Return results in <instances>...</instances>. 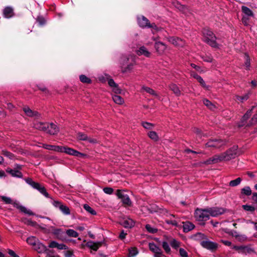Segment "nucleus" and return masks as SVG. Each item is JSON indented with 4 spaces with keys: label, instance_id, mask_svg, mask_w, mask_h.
Listing matches in <instances>:
<instances>
[{
    "label": "nucleus",
    "instance_id": "f257e3e1",
    "mask_svg": "<svg viewBox=\"0 0 257 257\" xmlns=\"http://www.w3.org/2000/svg\"><path fill=\"white\" fill-rule=\"evenodd\" d=\"M237 149L238 147L237 146H233L232 147L228 149L226 152L220 155H215L213 157L206 160L205 163L206 164H211L220 162L228 161L234 159L238 156Z\"/></svg>",
    "mask_w": 257,
    "mask_h": 257
},
{
    "label": "nucleus",
    "instance_id": "f03ea898",
    "mask_svg": "<svg viewBox=\"0 0 257 257\" xmlns=\"http://www.w3.org/2000/svg\"><path fill=\"white\" fill-rule=\"evenodd\" d=\"M33 126L37 130L45 132V131L47 130V127L49 128V127H51L53 129L49 130L48 131V134L51 135H55L57 134L59 131L57 126L53 123H48L37 121L33 123Z\"/></svg>",
    "mask_w": 257,
    "mask_h": 257
},
{
    "label": "nucleus",
    "instance_id": "7ed1b4c3",
    "mask_svg": "<svg viewBox=\"0 0 257 257\" xmlns=\"http://www.w3.org/2000/svg\"><path fill=\"white\" fill-rule=\"evenodd\" d=\"M202 34L204 41L213 48H219V45L216 42V37L214 33L208 28L203 29Z\"/></svg>",
    "mask_w": 257,
    "mask_h": 257
},
{
    "label": "nucleus",
    "instance_id": "20e7f679",
    "mask_svg": "<svg viewBox=\"0 0 257 257\" xmlns=\"http://www.w3.org/2000/svg\"><path fill=\"white\" fill-rule=\"evenodd\" d=\"M26 182L30 185L32 188L39 191L42 195L46 198H50L49 194L47 192L45 187L39 183L34 181L31 178H28L25 179Z\"/></svg>",
    "mask_w": 257,
    "mask_h": 257
},
{
    "label": "nucleus",
    "instance_id": "39448f33",
    "mask_svg": "<svg viewBox=\"0 0 257 257\" xmlns=\"http://www.w3.org/2000/svg\"><path fill=\"white\" fill-rule=\"evenodd\" d=\"M195 217L197 221L204 222L209 219V214L207 208L205 209H197L195 212Z\"/></svg>",
    "mask_w": 257,
    "mask_h": 257
},
{
    "label": "nucleus",
    "instance_id": "423d86ee",
    "mask_svg": "<svg viewBox=\"0 0 257 257\" xmlns=\"http://www.w3.org/2000/svg\"><path fill=\"white\" fill-rule=\"evenodd\" d=\"M227 141L226 140L214 139L211 140L206 144L207 147H213L220 149L226 146Z\"/></svg>",
    "mask_w": 257,
    "mask_h": 257
},
{
    "label": "nucleus",
    "instance_id": "0eeeda50",
    "mask_svg": "<svg viewBox=\"0 0 257 257\" xmlns=\"http://www.w3.org/2000/svg\"><path fill=\"white\" fill-rule=\"evenodd\" d=\"M51 203L55 207L59 208L64 214L69 215L70 214L69 208L67 206L62 204L61 202L52 200Z\"/></svg>",
    "mask_w": 257,
    "mask_h": 257
},
{
    "label": "nucleus",
    "instance_id": "6e6552de",
    "mask_svg": "<svg viewBox=\"0 0 257 257\" xmlns=\"http://www.w3.org/2000/svg\"><path fill=\"white\" fill-rule=\"evenodd\" d=\"M116 195L118 198L120 199L123 204L127 206H131L132 202L129 196L124 193V191L118 190L117 191Z\"/></svg>",
    "mask_w": 257,
    "mask_h": 257
},
{
    "label": "nucleus",
    "instance_id": "1a4fd4ad",
    "mask_svg": "<svg viewBox=\"0 0 257 257\" xmlns=\"http://www.w3.org/2000/svg\"><path fill=\"white\" fill-rule=\"evenodd\" d=\"M49 230L55 236L56 238L62 241L65 240L64 232L62 229L55 228L53 226H50Z\"/></svg>",
    "mask_w": 257,
    "mask_h": 257
},
{
    "label": "nucleus",
    "instance_id": "9d476101",
    "mask_svg": "<svg viewBox=\"0 0 257 257\" xmlns=\"http://www.w3.org/2000/svg\"><path fill=\"white\" fill-rule=\"evenodd\" d=\"M209 216L217 217L223 214L225 210L223 208L211 207L207 208Z\"/></svg>",
    "mask_w": 257,
    "mask_h": 257
},
{
    "label": "nucleus",
    "instance_id": "9b49d317",
    "mask_svg": "<svg viewBox=\"0 0 257 257\" xmlns=\"http://www.w3.org/2000/svg\"><path fill=\"white\" fill-rule=\"evenodd\" d=\"M200 244L204 248L211 250H215L217 247V245L216 243L208 240L207 238L205 240L201 241L200 242Z\"/></svg>",
    "mask_w": 257,
    "mask_h": 257
},
{
    "label": "nucleus",
    "instance_id": "f8f14e48",
    "mask_svg": "<svg viewBox=\"0 0 257 257\" xmlns=\"http://www.w3.org/2000/svg\"><path fill=\"white\" fill-rule=\"evenodd\" d=\"M14 206L18 209H19L21 212L24 213L25 214H28L29 215H34L35 214L30 209L27 208L26 207L21 205L17 201H13V203Z\"/></svg>",
    "mask_w": 257,
    "mask_h": 257
},
{
    "label": "nucleus",
    "instance_id": "ddd939ff",
    "mask_svg": "<svg viewBox=\"0 0 257 257\" xmlns=\"http://www.w3.org/2000/svg\"><path fill=\"white\" fill-rule=\"evenodd\" d=\"M168 41L175 46L183 47L185 43L183 40L175 37H169L167 38Z\"/></svg>",
    "mask_w": 257,
    "mask_h": 257
},
{
    "label": "nucleus",
    "instance_id": "4468645a",
    "mask_svg": "<svg viewBox=\"0 0 257 257\" xmlns=\"http://www.w3.org/2000/svg\"><path fill=\"white\" fill-rule=\"evenodd\" d=\"M77 139L80 141H87L89 143L95 144L97 142L96 139L89 138L85 134L79 132L77 134Z\"/></svg>",
    "mask_w": 257,
    "mask_h": 257
},
{
    "label": "nucleus",
    "instance_id": "2eb2a0df",
    "mask_svg": "<svg viewBox=\"0 0 257 257\" xmlns=\"http://www.w3.org/2000/svg\"><path fill=\"white\" fill-rule=\"evenodd\" d=\"M137 21L139 26L142 28H148L150 24L149 20L144 16L138 17Z\"/></svg>",
    "mask_w": 257,
    "mask_h": 257
},
{
    "label": "nucleus",
    "instance_id": "dca6fc26",
    "mask_svg": "<svg viewBox=\"0 0 257 257\" xmlns=\"http://www.w3.org/2000/svg\"><path fill=\"white\" fill-rule=\"evenodd\" d=\"M101 242H94L92 240L88 241L86 243V245L87 247L95 251H97L98 249L101 246Z\"/></svg>",
    "mask_w": 257,
    "mask_h": 257
},
{
    "label": "nucleus",
    "instance_id": "f3484780",
    "mask_svg": "<svg viewBox=\"0 0 257 257\" xmlns=\"http://www.w3.org/2000/svg\"><path fill=\"white\" fill-rule=\"evenodd\" d=\"M23 110L25 113L26 115L29 117H39L40 114L36 111H34L31 109L28 106H25L23 108Z\"/></svg>",
    "mask_w": 257,
    "mask_h": 257
},
{
    "label": "nucleus",
    "instance_id": "a211bd4d",
    "mask_svg": "<svg viewBox=\"0 0 257 257\" xmlns=\"http://www.w3.org/2000/svg\"><path fill=\"white\" fill-rule=\"evenodd\" d=\"M155 48L159 54H162L165 52L167 46L164 43L161 42H156L155 44Z\"/></svg>",
    "mask_w": 257,
    "mask_h": 257
},
{
    "label": "nucleus",
    "instance_id": "6ab92c4d",
    "mask_svg": "<svg viewBox=\"0 0 257 257\" xmlns=\"http://www.w3.org/2000/svg\"><path fill=\"white\" fill-rule=\"evenodd\" d=\"M34 248L39 253L44 252L47 250V247L39 241L34 246Z\"/></svg>",
    "mask_w": 257,
    "mask_h": 257
},
{
    "label": "nucleus",
    "instance_id": "aec40b11",
    "mask_svg": "<svg viewBox=\"0 0 257 257\" xmlns=\"http://www.w3.org/2000/svg\"><path fill=\"white\" fill-rule=\"evenodd\" d=\"M3 15L5 18L7 19L13 17L14 16L13 9L10 7L5 8L3 10Z\"/></svg>",
    "mask_w": 257,
    "mask_h": 257
},
{
    "label": "nucleus",
    "instance_id": "412c9836",
    "mask_svg": "<svg viewBox=\"0 0 257 257\" xmlns=\"http://www.w3.org/2000/svg\"><path fill=\"white\" fill-rule=\"evenodd\" d=\"M138 55H143L147 57H149L150 56V52L147 50L145 46L141 47L139 50L136 51Z\"/></svg>",
    "mask_w": 257,
    "mask_h": 257
},
{
    "label": "nucleus",
    "instance_id": "4be33fe9",
    "mask_svg": "<svg viewBox=\"0 0 257 257\" xmlns=\"http://www.w3.org/2000/svg\"><path fill=\"white\" fill-rule=\"evenodd\" d=\"M149 248L155 254H162V251L161 249L158 246H157L153 242H150L149 244Z\"/></svg>",
    "mask_w": 257,
    "mask_h": 257
},
{
    "label": "nucleus",
    "instance_id": "5701e85b",
    "mask_svg": "<svg viewBox=\"0 0 257 257\" xmlns=\"http://www.w3.org/2000/svg\"><path fill=\"white\" fill-rule=\"evenodd\" d=\"M64 153H65L67 154L73 155L74 156H79V155H82L81 153L80 152L77 151L76 150H75L73 149H71L70 148H68L65 147V149L64 150Z\"/></svg>",
    "mask_w": 257,
    "mask_h": 257
},
{
    "label": "nucleus",
    "instance_id": "b1692460",
    "mask_svg": "<svg viewBox=\"0 0 257 257\" xmlns=\"http://www.w3.org/2000/svg\"><path fill=\"white\" fill-rule=\"evenodd\" d=\"M191 76L196 79H197L198 81V82L200 83V84L202 86V87H203L206 89H209V87L206 85L203 79L199 75L194 73H192L191 74Z\"/></svg>",
    "mask_w": 257,
    "mask_h": 257
},
{
    "label": "nucleus",
    "instance_id": "393cba45",
    "mask_svg": "<svg viewBox=\"0 0 257 257\" xmlns=\"http://www.w3.org/2000/svg\"><path fill=\"white\" fill-rule=\"evenodd\" d=\"M183 231L185 232H189L192 230L194 227L195 225L189 221L183 222Z\"/></svg>",
    "mask_w": 257,
    "mask_h": 257
},
{
    "label": "nucleus",
    "instance_id": "a878e982",
    "mask_svg": "<svg viewBox=\"0 0 257 257\" xmlns=\"http://www.w3.org/2000/svg\"><path fill=\"white\" fill-rule=\"evenodd\" d=\"M121 224L125 228H131L134 225L135 222L132 219L127 218L122 221Z\"/></svg>",
    "mask_w": 257,
    "mask_h": 257
},
{
    "label": "nucleus",
    "instance_id": "bb28decb",
    "mask_svg": "<svg viewBox=\"0 0 257 257\" xmlns=\"http://www.w3.org/2000/svg\"><path fill=\"white\" fill-rule=\"evenodd\" d=\"M110 76L107 73H103L98 76V80L101 83H105L106 81H108L110 78Z\"/></svg>",
    "mask_w": 257,
    "mask_h": 257
},
{
    "label": "nucleus",
    "instance_id": "cd10ccee",
    "mask_svg": "<svg viewBox=\"0 0 257 257\" xmlns=\"http://www.w3.org/2000/svg\"><path fill=\"white\" fill-rule=\"evenodd\" d=\"M7 172L10 174L13 177H17V178H22L23 176V175L22 173L16 170H8Z\"/></svg>",
    "mask_w": 257,
    "mask_h": 257
},
{
    "label": "nucleus",
    "instance_id": "c85d7f7f",
    "mask_svg": "<svg viewBox=\"0 0 257 257\" xmlns=\"http://www.w3.org/2000/svg\"><path fill=\"white\" fill-rule=\"evenodd\" d=\"M254 107V106H252V108L247 111L245 114L243 116L241 119L242 123L239 125V126H242L244 124V122L251 115L252 110Z\"/></svg>",
    "mask_w": 257,
    "mask_h": 257
},
{
    "label": "nucleus",
    "instance_id": "c756f323",
    "mask_svg": "<svg viewBox=\"0 0 257 257\" xmlns=\"http://www.w3.org/2000/svg\"><path fill=\"white\" fill-rule=\"evenodd\" d=\"M169 88L176 96H179L181 94V91L178 87L175 84H171Z\"/></svg>",
    "mask_w": 257,
    "mask_h": 257
},
{
    "label": "nucleus",
    "instance_id": "7c9ffc66",
    "mask_svg": "<svg viewBox=\"0 0 257 257\" xmlns=\"http://www.w3.org/2000/svg\"><path fill=\"white\" fill-rule=\"evenodd\" d=\"M22 221L25 224L33 226V227H36L38 225V224L36 222L32 221L31 219H28L27 218H22Z\"/></svg>",
    "mask_w": 257,
    "mask_h": 257
},
{
    "label": "nucleus",
    "instance_id": "2f4dec72",
    "mask_svg": "<svg viewBox=\"0 0 257 257\" xmlns=\"http://www.w3.org/2000/svg\"><path fill=\"white\" fill-rule=\"evenodd\" d=\"M203 103L205 106L212 110H214L216 108L215 105L207 99H204L203 100Z\"/></svg>",
    "mask_w": 257,
    "mask_h": 257
},
{
    "label": "nucleus",
    "instance_id": "473e14b6",
    "mask_svg": "<svg viewBox=\"0 0 257 257\" xmlns=\"http://www.w3.org/2000/svg\"><path fill=\"white\" fill-rule=\"evenodd\" d=\"M254 252V249L249 246H243L241 253L247 254Z\"/></svg>",
    "mask_w": 257,
    "mask_h": 257
},
{
    "label": "nucleus",
    "instance_id": "72a5a7b5",
    "mask_svg": "<svg viewBox=\"0 0 257 257\" xmlns=\"http://www.w3.org/2000/svg\"><path fill=\"white\" fill-rule=\"evenodd\" d=\"M112 99L115 103L118 104H121L124 102L123 98L121 96L117 95H113Z\"/></svg>",
    "mask_w": 257,
    "mask_h": 257
},
{
    "label": "nucleus",
    "instance_id": "f704fd0d",
    "mask_svg": "<svg viewBox=\"0 0 257 257\" xmlns=\"http://www.w3.org/2000/svg\"><path fill=\"white\" fill-rule=\"evenodd\" d=\"M241 10L242 12L247 16H253V14L252 11L246 6H242Z\"/></svg>",
    "mask_w": 257,
    "mask_h": 257
},
{
    "label": "nucleus",
    "instance_id": "c9c22d12",
    "mask_svg": "<svg viewBox=\"0 0 257 257\" xmlns=\"http://www.w3.org/2000/svg\"><path fill=\"white\" fill-rule=\"evenodd\" d=\"M147 207L151 213L157 212L160 209L159 207L154 204H149Z\"/></svg>",
    "mask_w": 257,
    "mask_h": 257
},
{
    "label": "nucleus",
    "instance_id": "e433bc0d",
    "mask_svg": "<svg viewBox=\"0 0 257 257\" xmlns=\"http://www.w3.org/2000/svg\"><path fill=\"white\" fill-rule=\"evenodd\" d=\"M193 238L196 240H201L204 239H207L206 236L201 232H198L193 236Z\"/></svg>",
    "mask_w": 257,
    "mask_h": 257
},
{
    "label": "nucleus",
    "instance_id": "4c0bfd02",
    "mask_svg": "<svg viewBox=\"0 0 257 257\" xmlns=\"http://www.w3.org/2000/svg\"><path fill=\"white\" fill-rule=\"evenodd\" d=\"M79 79L80 81L83 83L90 84L92 82L91 80L85 75H80Z\"/></svg>",
    "mask_w": 257,
    "mask_h": 257
},
{
    "label": "nucleus",
    "instance_id": "58836bf2",
    "mask_svg": "<svg viewBox=\"0 0 257 257\" xmlns=\"http://www.w3.org/2000/svg\"><path fill=\"white\" fill-rule=\"evenodd\" d=\"M38 239L34 236H30L27 238V242L30 245L33 246L38 242Z\"/></svg>",
    "mask_w": 257,
    "mask_h": 257
},
{
    "label": "nucleus",
    "instance_id": "ea45409f",
    "mask_svg": "<svg viewBox=\"0 0 257 257\" xmlns=\"http://www.w3.org/2000/svg\"><path fill=\"white\" fill-rule=\"evenodd\" d=\"M66 233L69 237H77L78 236V233L73 229H67Z\"/></svg>",
    "mask_w": 257,
    "mask_h": 257
},
{
    "label": "nucleus",
    "instance_id": "a19ab883",
    "mask_svg": "<svg viewBox=\"0 0 257 257\" xmlns=\"http://www.w3.org/2000/svg\"><path fill=\"white\" fill-rule=\"evenodd\" d=\"M241 193L246 196H249L251 194V190L249 186H245L241 189Z\"/></svg>",
    "mask_w": 257,
    "mask_h": 257
},
{
    "label": "nucleus",
    "instance_id": "79ce46f5",
    "mask_svg": "<svg viewBox=\"0 0 257 257\" xmlns=\"http://www.w3.org/2000/svg\"><path fill=\"white\" fill-rule=\"evenodd\" d=\"M142 89H143L144 90L146 91L147 93H148L153 96H158L157 93L154 90H153L152 89H151L150 87L144 86L142 87Z\"/></svg>",
    "mask_w": 257,
    "mask_h": 257
},
{
    "label": "nucleus",
    "instance_id": "37998d69",
    "mask_svg": "<svg viewBox=\"0 0 257 257\" xmlns=\"http://www.w3.org/2000/svg\"><path fill=\"white\" fill-rule=\"evenodd\" d=\"M241 181L240 178H237L235 180H232L229 182V186L231 187H235L239 185Z\"/></svg>",
    "mask_w": 257,
    "mask_h": 257
},
{
    "label": "nucleus",
    "instance_id": "c03bdc74",
    "mask_svg": "<svg viewBox=\"0 0 257 257\" xmlns=\"http://www.w3.org/2000/svg\"><path fill=\"white\" fill-rule=\"evenodd\" d=\"M84 208L88 212L90 213L92 215H95L96 214V211L93 210L91 207H90L87 204H84L83 206Z\"/></svg>",
    "mask_w": 257,
    "mask_h": 257
},
{
    "label": "nucleus",
    "instance_id": "a18cd8bd",
    "mask_svg": "<svg viewBox=\"0 0 257 257\" xmlns=\"http://www.w3.org/2000/svg\"><path fill=\"white\" fill-rule=\"evenodd\" d=\"M138 253V251L137 248L132 247L129 249V256L130 257H134Z\"/></svg>",
    "mask_w": 257,
    "mask_h": 257
},
{
    "label": "nucleus",
    "instance_id": "49530a36",
    "mask_svg": "<svg viewBox=\"0 0 257 257\" xmlns=\"http://www.w3.org/2000/svg\"><path fill=\"white\" fill-rule=\"evenodd\" d=\"M0 198H1L2 200L4 201L6 204H10L13 203V201L10 197L5 196H1Z\"/></svg>",
    "mask_w": 257,
    "mask_h": 257
},
{
    "label": "nucleus",
    "instance_id": "de8ad7c7",
    "mask_svg": "<svg viewBox=\"0 0 257 257\" xmlns=\"http://www.w3.org/2000/svg\"><path fill=\"white\" fill-rule=\"evenodd\" d=\"M242 207L245 211H250L251 212L255 210V208L251 205H243L242 206Z\"/></svg>",
    "mask_w": 257,
    "mask_h": 257
},
{
    "label": "nucleus",
    "instance_id": "09e8293b",
    "mask_svg": "<svg viewBox=\"0 0 257 257\" xmlns=\"http://www.w3.org/2000/svg\"><path fill=\"white\" fill-rule=\"evenodd\" d=\"M249 97V95L248 94H245L243 96H237L236 99L241 102L247 100Z\"/></svg>",
    "mask_w": 257,
    "mask_h": 257
},
{
    "label": "nucleus",
    "instance_id": "8fccbe9b",
    "mask_svg": "<svg viewBox=\"0 0 257 257\" xmlns=\"http://www.w3.org/2000/svg\"><path fill=\"white\" fill-rule=\"evenodd\" d=\"M148 136L151 139L155 141H157L158 139V135L155 132H150L148 133Z\"/></svg>",
    "mask_w": 257,
    "mask_h": 257
},
{
    "label": "nucleus",
    "instance_id": "3c124183",
    "mask_svg": "<svg viewBox=\"0 0 257 257\" xmlns=\"http://www.w3.org/2000/svg\"><path fill=\"white\" fill-rule=\"evenodd\" d=\"M162 246L167 253H169L170 252V247L169 244L167 242L163 241L162 243Z\"/></svg>",
    "mask_w": 257,
    "mask_h": 257
},
{
    "label": "nucleus",
    "instance_id": "603ef678",
    "mask_svg": "<svg viewBox=\"0 0 257 257\" xmlns=\"http://www.w3.org/2000/svg\"><path fill=\"white\" fill-rule=\"evenodd\" d=\"M65 149V147L59 146H54L53 151L57 152H64V150Z\"/></svg>",
    "mask_w": 257,
    "mask_h": 257
},
{
    "label": "nucleus",
    "instance_id": "864d4df0",
    "mask_svg": "<svg viewBox=\"0 0 257 257\" xmlns=\"http://www.w3.org/2000/svg\"><path fill=\"white\" fill-rule=\"evenodd\" d=\"M2 154L6 157L9 158L10 159H13L14 157V155L12 153L6 151V150H3L2 151Z\"/></svg>",
    "mask_w": 257,
    "mask_h": 257
},
{
    "label": "nucleus",
    "instance_id": "5fc2aeb1",
    "mask_svg": "<svg viewBox=\"0 0 257 257\" xmlns=\"http://www.w3.org/2000/svg\"><path fill=\"white\" fill-rule=\"evenodd\" d=\"M112 91L115 94H120L121 89L118 87V84L111 88Z\"/></svg>",
    "mask_w": 257,
    "mask_h": 257
},
{
    "label": "nucleus",
    "instance_id": "6e6d98bb",
    "mask_svg": "<svg viewBox=\"0 0 257 257\" xmlns=\"http://www.w3.org/2000/svg\"><path fill=\"white\" fill-rule=\"evenodd\" d=\"M146 229L151 233H155L157 232V229L152 227L150 224H147L146 225Z\"/></svg>",
    "mask_w": 257,
    "mask_h": 257
},
{
    "label": "nucleus",
    "instance_id": "4d7b16f0",
    "mask_svg": "<svg viewBox=\"0 0 257 257\" xmlns=\"http://www.w3.org/2000/svg\"><path fill=\"white\" fill-rule=\"evenodd\" d=\"M179 253L181 257H188L187 251L183 248L179 249Z\"/></svg>",
    "mask_w": 257,
    "mask_h": 257
},
{
    "label": "nucleus",
    "instance_id": "13d9d810",
    "mask_svg": "<svg viewBox=\"0 0 257 257\" xmlns=\"http://www.w3.org/2000/svg\"><path fill=\"white\" fill-rule=\"evenodd\" d=\"M142 125L144 127L148 130L151 129L153 126V124L147 122H143Z\"/></svg>",
    "mask_w": 257,
    "mask_h": 257
},
{
    "label": "nucleus",
    "instance_id": "bf43d9fd",
    "mask_svg": "<svg viewBox=\"0 0 257 257\" xmlns=\"http://www.w3.org/2000/svg\"><path fill=\"white\" fill-rule=\"evenodd\" d=\"M171 245L174 248H177L179 246V242L175 239L172 240L170 242Z\"/></svg>",
    "mask_w": 257,
    "mask_h": 257
},
{
    "label": "nucleus",
    "instance_id": "052dcab7",
    "mask_svg": "<svg viewBox=\"0 0 257 257\" xmlns=\"http://www.w3.org/2000/svg\"><path fill=\"white\" fill-rule=\"evenodd\" d=\"M104 192L107 194H111L113 193V190L110 187H105L103 189Z\"/></svg>",
    "mask_w": 257,
    "mask_h": 257
},
{
    "label": "nucleus",
    "instance_id": "680f3d73",
    "mask_svg": "<svg viewBox=\"0 0 257 257\" xmlns=\"http://www.w3.org/2000/svg\"><path fill=\"white\" fill-rule=\"evenodd\" d=\"M108 84L109 86L111 88L116 86V85H117V84H116L114 82L113 79H112L111 77L108 81Z\"/></svg>",
    "mask_w": 257,
    "mask_h": 257
},
{
    "label": "nucleus",
    "instance_id": "e2e57ef3",
    "mask_svg": "<svg viewBox=\"0 0 257 257\" xmlns=\"http://www.w3.org/2000/svg\"><path fill=\"white\" fill-rule=\"evenodd\" d=\"M57 248L62 250V249H67L68 248V247L63 243H58L57 246Z\"/></svg>",
    "mask_w": 257,
    "mask_h": 257
},
{
    "label": "nucleus",
    "instance_id": "0e129e2a",
    "mask_svg": "<svg viewBox=\"0 0 257 257\" xmlns=\"http://www.w3.org/2000/svg\"><path fill=\"white\" fill-rule=\"evenodd\" d=\"M202 59L206 62H211L212 60V58L208 56H203Z\"/></svg>",
    "mask_w": 257,
    "mask_h": 257
},
{
    "label": "nucleus",
    "instance_id": "69168bd1",
    "mask_svg": "<svg viewBox=\"0 0 257 257\" xmlns=\"http://www.w3.org/2000/svg\"><path fill=\"white\" fill-rule=\"evenodd\" d=\"M148 28H152L153 29L155 30L156 31H158L160 30V29L156 26V25L155 23H150Z\"/></svg>",
    "mask_w": 257,
    "mask_h": 257
},
{
    "label": "nucleus",
    "instance_id": "338daca9",
    "mask_svg": "<svg viewBox=\"0 0 257 257\" xmlns=\"http://www.w3.org/2000/svg\"><path fill=\"white\" fill-rule=\"evenodd\" d=\"M58 245V242L55 241H52L49 245V247L50 248H57V246Z\"/></svg>",
    "mask_w": 257,
    "mask_h": 257
},
{
    "label": "nucleus",
    "instance_id": "774afa93",
    "mask_svg": "<svg viewBox=\"0 0 257 257\" xmlns=\"http://www.w3.org/2000/svg\"><path fill=\"white\" fill-rule=\"evenodd\" d=\"M73 255V252L70 250H67L64 254L65 257H72Z\"/></svg>",
    "mask_w": 257,
    "mask_h": 257
}]
</instances>
